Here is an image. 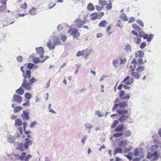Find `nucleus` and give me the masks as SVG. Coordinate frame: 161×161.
<instances>
[{
    "label": "nucleus",
    "mask_w": 161,
    "mask_h": 161,
    "mask_svg": "<svg viewBox=\"0 0 161 161\" xmlns=\"http://www.w3.org/2000/svg\"><path fill=\"white\" fill-rule=\"evenodd\" d=\"M25 140L26 141V142L25 143V146H27L28 147L29 146L31 145L32 144V142L31 140H29V139L26 138L25 139Z\"/></svg>",
    "instance_id": "nucleus-29"
},
{
    "label": "nucleus",
    "mask_w": 161,
    "mask_h": 161,
    "mask_svg": "<svg viewBox=\"0 0 161 161\" xmlns=\"http://www.w3.org/2000/svg\"><path fill=\"white\" fill-rule=\"evenodd\" d=\"M90 16L92 20H95L98 18V14L97 13L95 12L91 14Z\"/></svg>",
    "instance_id": "nucleus-19"
},
{
    "label": "nucleus",
    "mask_w": 161,
    "mask_h": 161,
    "mask_svg": "<svg viewBox=\"0 0 161 161\" xmlns=\"http://www.w3.org/2000/svg\"><path fill=\"white\" fill-rule=\"evenodd\" d=\"M40 61V60L38 58L36 57L33 59V62L35 63H38Z\"/></svg>",
    "instance_id": "nucleus-51"
},
{
    "label": "nucleus",
    "mask_w": 161,
    "mask_h": 161,
    "mask_svg": "<svg viewBox=\"0 0 161 161\" xmlns=\"http://www.w3.org/2000/svg\"><path fill=\"white\" fill-rule=\"evenodd\" d=\"M131 65H130L129 68L131 69V71H133L135 70L137 64V62L135 59H134L131 62Z\"/></svg>",
    "instance_id": "nucleus-12"
},
{
    "label": "nucleus",
    "mask_w": 161,
    "mask_h": 161,
    "mask_svg": "<svg viewBox=\"0 0 161 161\" xmlns=\"http://www.w3.org/2000/svg\"><path fill=\"white\" fill-rule=\"evenodd\" d=\"M61 39L63 42H65L67 39V36L63 35H62L60 36Z\"/></svg>",
    "instance_id": "nucleus-42"
},
{
    "label": "nucleus",
    "mask_w": 161,
    "mask_h": 161,
    "mask_svg": "<svg viewBox=\"0 0 161 161\" xmlns=\"http://www.w3.org/2000/svg\"><path fill=\"white\" fill-rule=\"evenodd\" d=\"M153 34H150L149 36L147 34H144L143 35V38L144 39H147V41L150 42L153 39Z\"/></svg>",
    "instance_id": "nucleus-15"
},
{
    "label": "nucleus",
    "mask_w": 161,
    "mask_h": 161,
    "mask_svg": "<svg viewBox=\"0 0 161 161\" xmlns=\"http://www.w3.org/2000/svg\"><path fill=\"white\" fill-rule=\"evenodd\" d=\"M34 65V64L32 63H28L27 65V67L29 69H31V68H33Z\"/></svg>",
    "instance_id": "nucleus-49"
},
{
    "label": "nucleus",
    "mask_w": 161,
    "mask_h": 161,
    "mask_svg": "<svg viewBox=\"0 0 161 161\" xmlns=\"http://www.w3.org/2000/svg\"><path fill=\"white\" fill-rule=\"evenodd\" d=\"M125 50L127 52L130 51H131V47L129 45H126L125 47Z\"/></svg>",
    "instance_id": "nucleus-44"
},
{
    "label": "nucleus",
    "mask_w": 161,
    "mask_h": 161,
    "mask_svg": "<svg viewBox=\"0 0 161 161\" xmlns=\"http://www.w3.org/2000/svg\"><path fill=\"white\" fill-rule=\"evenodd\" d=\"M107 2L105 0H99L98 1V3L103 8L104 6L106 5L107 4Z\"/></svg>",
    "instance_id": "nucleus-30"
},
{
    "label": "nucleus",
    "mask_w": 161,
    "mask_h": 161,
    "mask_svg": "<svg viewBox=\"0 0 161 161\" xmlns=\"http://www.w3.org/2000/svg\"><path fill=\"white\" fill-rule=\"evenodd\" d=\"M109 3L108 4L107 3L106 7V8L107 10H110L112 8V1L111 0H109Z\"/></svg>",
    "instance_id": "nucleus-27"
},
{
    "label": "nucleus",
    "mask_w": 161,
    "mask_h": 161,
    "mask_svg": "<svg viewBox=\"0 0 161 161\" xmlns=\"http://www.w3.org/2000/svg\"><path fill=\"white\" fill-rule=\"evenodd\" d=\"M36 51L38 54H40L41 55L40 58H42V57L43 56H42L44 53V51L43 49V48L42 47H40L38 48H36Z\"/></svg>",
    "instance_id": "nucleus-16"
},
{
    "label": "nucleus",
    "mask_w": 161,
    "mask_h": 161,
    "mask_svg": "<svg viewBox=\"0 0 161 161\" xmlns=\"http://www.w3.org/2000/svg\"><path fill=\"white\" fill-rule=\"evenodd\" d=\"M120 18L125 21H127L128 20V19L126 15L124 13H123L120 15Z\"/></svg>",
    "instance_id": "nucleus-31"
},
{
    "label": "nucleus",
    "mask_w": 161,
    "mask_h": 161,
    "mask_svg": "<svg viewBox=\"0 0 161 161\" xmlns=\"http://www.w3.org/2000/svg\"><path fill=\"white\" fill-rule=\"evenodd\" d=\"M61 45V43L58 36H55L53 37V41L49 40L47 43V46L49 50H53L56 45Z\"/></svg>",
    "instance_id": "nucleus-2"
},
{
    "label": "nucleus",
    "mask_w": 161,
    "mask_h": 161,
    "mask_svg": "<svg viewBox=\"0 0 161 161\" xmlns=\"http://www.w3.org/2000/svg\"><path fill=\"white\" fill-rule=\"evenodd\" d=\"M124 125H119L115 129L114 131L116 132L120 131L123 129Z\"/></svg>",
    "instance_id": "nucleus-24"
},
{
    "label": "nucleus",
    "mask_w": 161,
    "mask_h": 161,
    "mask_svg": "<svg viewBox=\"0 0 161 161\" xmlns=\"http://www.w3.org/2000/svg\"><path fill=\"white\" fill-rule=\"evenodd\" d=\"M131 135V132L129 130L126 131L124 134L125 137L130 136Z\"/></svg>",
    "instance_id": "nucleus-34"
},
{
    "label": "nucleus",
    "mask_w": 161,
    "mask_h": 161,
    "mask_svg": "<svg viewBox=\"0 0 161 161\" xmlns=\"http://www.w3.org/2000/svg\"><path fill=\"white\" fill-rule=\"evenodd\" d=\"M89 22L88 20H82L81 19H76L75 20L76 26L78 28L81 27L82 26L86 23V22Z\"/></svg>",
    "instance_id": "nucleus-5"
},
{
    "label": "nucleus",
    "mask_w": 161,
    "mask_h": 161,
    "mask_svg": "<svg viewBox=\"0 0 161 161\" xmlns=\"http://www.w3.org/2000/svg\"><path fill=\"white\" fill-rule=\"evenodd\" d=\"M29 14L32 15H35L37 14V9L34 7H32L29 11Z\"/></svg>",
    "instance_id": "nucleus-17"
},
{
    "label": "nucleus",
    "mask_w": 161,
    "mask_h": 161,
    "mask_svg": "<svg viewBox=\"0 0 161 161\" xmlns=\"http://www.w3.org/2000/svg\"><path fill=\"white\" fill-rule=\"evenodd\" d=\"M144 69V68L143 66H140L137 68L136 70L138 72H141L143 71Z\"/></svg>",
    "instance_id": "nucleus-37"
},
{
    "label": "nucleus",
    "mask_w": 161,
    "mask_h": 161,
    "mask_svg": "<svg viewBox=\"0 0 161 161\" xmlns=\"http://www.w3.org/2000/svg\"><path fill=\"white\" fill-rule=\"evenodd\" d=\"M112 25H109L106 28V32L108 33L109 34H111L112 33V32H109V30L111 29Z\"/></svg>",
    "instance_id": "nucleus-41"
},
{
    "label": "nucleus",
    "mask_w": 161,
    "mask_h": 161,
    "mask_svg": "<svg viewBox=\"0 0 161 161\" xmlns=\"http://www.w3.org/2000/svg\"><path fill=\"white\" fill-rule=\"evenodd\" d=\"M119 106V104L118 105L117 104H115L112 108V111L114 112V110L117 108Z\"/></svg>",
    "instance_id": "nucleus-57"
},
{
    "label": "nucleus",
    "mask_w": 161,
    "mask_h": 161,
    "mask_svg": "<svg viewBox=\"0 0 161 161\" xmlns=\"http://www.w3.org/2000/svg\"><path fill=\"white\" fill-rule=\"evenodd\" d=\"M117 112L120 115H124L126 113L128 112V110H126L125 109L123 110H118Z\"/></svg>",
    "instance_id": "nucleus-26"
},
{
    "label": "nucleus",
    "mask_w": 161,
    "mask_h": 161,
    "mask_svg": "<svg viewBox=\"0 0 161 161\" xmlns=\"http://www.w3.org/2000/svg\"><path fill=\"white\" fill-rule=\"evenodd\" d=\"M78 30L75 28H70L68 31V33H70L71 35L73 36L74 38H78L80 36V33L78 31Z\"/></svg>",
    "instance_id": "nucleus-4"
},
{
    "label": "nucleus",
    "mask_w": 161,
    "mask_h": 161,
    "mask_svg": "<svg viewBox=\"0 0 161 161\" xmlns=\"http://www.w3.org/2000/svg\"><path fill=\"white\" fill-rule=\"evenodd\" d=\"M84 53L83 52L81 51H79L76 54V56L78 57H80L81 56L83 55Z\"/></svg>",
    "instance_id": "nucleus-58"
},
{
    "label": "nucleus",
    "mask_w": 161,
    "mask_h": 161,
    "mask_svg": "<svg viewBox=\"0 0 161 161\" xmlns=\"http://www.w3.org/2000/svg\"><path fill=\"white\" fill-rule=\"evenodd\" d=\"M108 24V22L106 20H103L100 22L98 25L100 27H105Z\"/></svg>",
    "instance_id": "nucleus-18"
},
{
    "label": "nucleus",
    "mask_w": 161,
    "mask_h": 161,
    "mask_svg": "<svg viewBox=\"0 0 161 161\" xmlns=\"http://www.w3.org/2000/svg\"><path fill=\"white\" fill-rule=\"evenodd\" d=\"M133 28L138 32L142 31L141 28L135 24L132 25Z\"/></svg>",
    "instance_id": "nucleus-21"
},
{
    "label": "nucleus",
    "mask_w": 161,
    "mask_h": 161,
    "mask_svg": "<svg viewBox=\"0 0 161 161\" xmlns=\"http://www.w3.org/2000/svg\"><path fill=\"white\" fill-rule=\"evenodd\" d=\"M28 147L26 145L25 146V144L23 143H19L17 145L16 149L20 151L23 152L25 151V149L28 150Z\"/></svg>",
    "instance_id": "nucleus-7"
},
{
    "label": "nucleus",
    "mask_w": 161,
    "mask_h": 161,
    "mask_svg": "<svg viewBox=\"0 0 161 161\" xmlns=\"http://www.w3.org/2000/svg\"><path fill=\"white\" fill-rule=\"evenodd\" d=\"M25 97L26 99L29 100L31 97L32 95L30 93L27 92L25 94Z\"/></svg>",
    "instance_id": "nucleus-35"
},
{
    "label": "nucleus",
    "mask_w": 161,
    "mask_h": 161,
    "mask_svg": "<svg viewBox=\"0 0 161 161\" xmlns=\"http://www.w3.org/2000/svg\"><path fill=\"white\" fill-rule=\"evenodd\" d=\"M146 45V44L144 42H142L140 45V48L141 49H143L144 48Z\"/></svg>",
    "instance_id": "nucleus-55"
},
{
    "label": "nucleus",
    "mask_w": 161,
    "mask_h": 161,
    "mask_svg": "<svg viewBox=\"0 0 161 161\" xmlns=\"http://www.w3.org/2000/svg\"><path fill=\"white\" fill-rule=\"evenodd\" d=\"M120 64H124L126 61V59L125 58H124L123 59L120 58Z\"/></svg>",
    "instance_id": "nucleus-60"
},
{
    "label": "nucleus",
    "mask_w": 161,
    "mask_h": 161,
    "mask_svg": "<svg viewBox=\"0 0 161 161\" xmlns=\"http://www.w3.org/2000/svg\"><path fill=\"white\" fill-rule=\"evenodd\" d=\"M21 116L23 120H29L30 119L29 113L27 111H24L23 114H21Z\"/></svg>",
    "instance_id": "nucleus-11"
},
{
    "label": "nucleus",
    "mask_w": 161,
    "mask_h": 161,
    "mask_svg": "<svg viewBox=\"0 0 161 161\" xmlns=\"http://www.w3.org/2000/svg\"><path fill=\"white\" fill-rule=\"evenodd\" d=\"M125 92L123 91H120L119 92V97L122 100H128L130 98V94H127L125 96H124Z\"/></svg>",
    "instance_id": "nucleus-8"
},
{
    "label": "nucleus",
    "mask_w": 161,
    "mask_h": 161,
    "mask_svg": "<svg viewBox=\"0 0 161 161\" xmlns=\"http://www.w3.org/2000/svg\"><path fill=\"white\" fill-rule=\"evenodd\" d=\"M153 139V141L154 143H156L157 141V138H158V135L157 134H153L152 136Z\"/></svg>",
    "instance_id": "nucleus-43"
},
{
    "label": "nucleus",
    "mask_w": 161,
    "mask_h": 161,
    "mask_svg": "<svg viewBox=\"0 0 161 161\" xmlns=\"http://www.w3.org/2000/svg\"><path fill=\"white\" fill-rule=\"evenodd\" d=\"M17 59L18 62H21L23 61V58L21 56H19L17 58Z\"/></svg>",
    "instance_id": "nucleus-54"
},
{
    "label": "nucleus",
    "mask_w": 161,
    "mask_h": 161,
    "mask_svg": "<svg viewBox=\"0 0 161 161\" xmlns=\"http://www.w3.org/2000/svg\"><path fill=\"white\" fill-rule=\"evenodd\" d=\"M123 135V133H115L113 135V136L115 137H118L122 136Z\"/></svg>",
    "instance_id": "nucleus-48"
},
{
    "label": "nucleus",
    "mask_w": 161,
    "mask_h": 161,
    "mask_svg": "<svg viewBox=\"0 0 161 161\" xmlns=\"http://www.w3.org/2000/svg\"><path fill=\"white\" fill-rule=\"evenodd\" d=\"M13 100L14 102L20 103L22 101V98L21 96L15 94L13 96Z\"/></svg>",
    "instance_id": "nucleus-13"
},
{
    "label": "nucleus",
    "mask_w": 161,
    "mask_h": 161,
    "mask_svg": "<svg viewBox=\"0 0 161 161\" xmlns=\"http://www.w3.org/2000/svg\"><path fill=\"white\" fill-rule=\"evenodd\" d=\"M30 105L29 101L28 100L26 102L23 104L22 105L23 106H29Z\"/></svg>",
    "instance_id": "nucleus-59"
},
{
    "label": "nucleus",
    "mask_w": 161,
    "mask_h": 161,
    "mask_svg": "<svg viewBox=\"0 0 161 161\" xmlns=\"http://www.w3.org/2000/svg\"><path fill=\"white\" fill-rule=\"evenodd\" d=\"M133 155V153H129L127 155H125V156L128 158L129 160H131L132 159V156Z\"/></svg>",
    "instance_id": "nucleus-40"
},
{
    "label": "nucleus",
    "mask_w": 161,
    "mask_h": 161,
    "mask_svg": "<svg viewBox=\"0 0 161 161\" xmlns=\"http://www.w3.org/2000/svg\"><path fill=\"white\" fill-rule=\"evenodd\" d=\"M131 33L136 36V37H134L133 38L134 42L138 44H139L141 42V39L138 38V33L134 30L131 31Z\"/></svg>",
    "instance_id": "nucleus-9"
},
{
    "label": "nucleus",
    "mask_w": 161,
    "mask_h": 161,
    "mask_svg": "<svg viewBox=\"0 0 161 161\" xmlns=\"http://www.w3.org/2000/svg\"><path fill=\"white\" fill-rule=\"evenodd\" d=\"M96 8L98 11H100L103 8V7L98 5H96Z\"/></svg>",
    "instance_id": "nucleus-53"
},
{
    "label": "nucleus",
    "mask_w": 161,
    "mask_h": 161,
    "mask_svg": "<svg viewBox=\"0 0 161 161\" xmlns=\"http://www.w3.org/2000/svg\"><path fill=\"white\" fill-rule=\"evenodd\" d=\"M8 0H0V3L3 5H7V2Z\"/></svg>",
    "instance_id": "nucleus-56"
},
{
    "label": "nucleus",
    "mask_w": 161,
    "mask_h": 161,
    "mask_svg": "<svg viewBox=\"0 0 161 161\" xmlns=\"http://www.w3.org/2000/svg\"><path fill=\"white\" fill-rule=\"evenodd\" d=\"M129 116L130 115H123L119 118V120L120 122L124 121L128 119V118L129 117Z\"/></svg>",
    "instance_id": "nucleus-23"
},
{
    "label": "nucleus",
    "mask_w": 161,
    "mask_h": 161,
    "mask_svg": "<svg viewBox=\"0 0 161 161\" xmlns=\"http://www.w3.org/2000/svg\"><path fill=\"white\" fill-rule=\"evenodd\" d=\"M134 154L135 156H137L139 155H142L143 154L142 149V148H136L135 149Z\"/></svg>",
    "instance_id": "nucleus-14"
},
{
    "label": "nucleus",
    "mask_w": 161,
    "mask_h": 161,
    "mask_svg": "<svg viewBox=\"0 0 161 161\" xmlns=\"http://www.w3.org/2000/svg\"><path fill=\"white\" fill-rule=\"evenodd\" d=\"M36 124V122H33L31 123V124L30 125V127L31 128H32L35 126Z\"/></svg>",
    "instance_id": "nucleus-64"
},
{
    "label": "nucleus",
    "mask_w": 161,
    "mask_h": 161,
    "mask_svg": "<svg viewBox=\"0 0 161 161\" xmlns=\"http://www.w3.org/2000/svg\"><path fill=\"white\" fill-rule=\"evenodd\" d=\"M86 127L87 128L90 130L93 127L92 125L90 123L86 124Z\"/></svg>",
    "instance_id": "nucleus-52"
},
{
    "label": "nucleus",
    "mask_w": 161,
    "mask_h": 161,
    "mask_svg": "<svg viewBox=\"0 0 161 161\" xmlns=\"http://www.w3.org/2000/svg\"><path fill=\"white\" fill-rule=\"evenodd\" d=\"M135 19L134 17H131L128 21L129 23H131L135 21Z\"/></svg>",
    "instance_id": "nucleus-61"
},
{
    "label": "nucleus",
    "mask_w": 161,
    "mask_h": 161,
    "mask_svg": "<svg viewBox=\"0 0 161 161\" xmlns=\"http://www.w3.org/2000/svg\"><path fill=\"white\" fill-rule=\"evenodd\" d=\"M27 124L26 122H24L23 123V128L24 129V131L25 132V133L26 135H27L30 133V131H26L25 130V128L27 125Z\"/></svg>",
    "instance_id": "nucleus-28"
},
{
    "label": "nucleus",
    "mask_w": 161,
    "mask_h": 161,
    "mask_svg": "<svg viewBox=\"0 0 161 161\" xmlns=\"http://www.w3.org/2000/svg\"><path fill=\"white\" fill-rule=\"evenodd\" d=\"M117 21L118 22V23L117 24V26H118L119 27H120L121 28H122L123 26L122 25H120V24H121V23L120 20H117Z\"/></svg>",
    "instance_id": "nucleus-62"
},
{
    "label": "nucleus",
    "mask_w": 161,
    "mask_h": 161,
    "mask_svg": "<svg viewBox=\"0 0 161 161\" xmlns=\"http://www.w3.org/2000/svg\"><path fill=\"white\" fill-rule=\"evenodd\" d=\"M127 106V104L124 101L120 102L119 104V106L121 108H124Z\"/></svg>",
    "instance_id": "nucleus-33"
},
{
    "label": "nucleus",
    "mask_w": 161,
    "mask_h": 161,
    "mask_svg": "<svg viewBox=\"0 0 161 161\" xmlns=\"http://www.w3.org/2000/svg\"><path fill=\"white\" fill-rule=\"evenodd\" d=\"M27 7V5L26 3L25 2L21 4L20 6V8L21 9H25Z\"/></svg>",
    "instance_id": "nucleus-39"
},
{
    "label": "nucleus",
    "mask_w": 161,
    "mask_h": 161,
    "mask_svg": "<svg viewBox=\"0 0 161 161\" xmlns=\"http://www.w3.org/2000/svg\"><path fill=\"white\" fill-rule=\"evenodd\" d=\"M122 150L120 148H116L114 152V155H115L117 153H122Z\"/></svg>",
    "instance_id": "nucleus-36"
},
{
    "label": "nucleus",
    "mask_w": 161,
    "mask_h": 161,
    "mask_svg": "<svg viewBox=\"0 0 161 161\" xmlns=\"http://www.w3.org/2000/svg\"><path fill=\"white\" fill-rule=\"evenodd\" d=\"M144 55V53L143 52L141 51H140L139 52V57L142 58V57Z\"/></svg>",
    "instance_id": "nucleus-63"
},
{
    "label": "nucleus",
    "mask_w": 161,
    "mask_h": 161,
    "mask_svg": "<svg viewBox=\"0 0 161 161\" xmlns=\"http://www.w3.org/2000/svg\"><path fill=\"white\" fill-rule=\"evenodd\" d=\"M22 121L19 119H17L15 120L14 125L16 126H20L22 125Z\"/></svg>",
    "instance_id": "nucleus-20"
},
{
    "label": "nucleus",
    "mask_w": 161,
    "mask_h": 161,
    "mask_svg": "<svg viewBox=\"0 0 161 161\" xmlns=\"http://www.w3.org/2000/svg\"><path fill=\"white\" fill-rule=\"evenodd\" d=\"M131 75L135 79H138L140 77V75L137 73L134 72L131 73Z\"/></svg>",
    "instance_id": "nucleus-25"
},
{
    "label": "nucleus",
    "mask_w": 161,
    "mask_h": 161,
    "mask_svg": "<svg viewBox=\"0 0 161 161\" xmlns=\"http://www.w3.org/2000/svg\"><path fill=\"white\" fill-rule=\"evenodd\" d=\"M137 23L141 27H143L144 26L143 23L142 21L140 19H138L136 20Z\"/></svg>",
    "instance_id": "nucleus-47"
},
{
    "label": "nucleus",
    "mask_w": 161,
    "mask_h": 161,
    "mask_svg": "<svg viewBox=\"0 0 161 161\" xmlns=\"http://www.w3.org/2000/svg\"><path fill=\"white\" fill-rule=\"evenodd\" d=\"M26 155V153L25 152H23L22 153L20 156L18 154H15L13 155V158L15 160H20L23 161L24 160L25 156Z\"/></svg>",
    "instance_id": "nucleus-6"
},
{
    "label": "nucleus",
    "mask_w": 161,
    "mask_h": 161,
    "mask_svg": "<svg viewBox=\"0 0 161 161\" xmlns=\"http://www.w3.org/2000/svg\"><path fill=\"white\" fill-rule=\"evenodd\" d=\"M87 8L90 11H93L95 9L94 6L92 3H89L88 4Z\"/></svg>",
    "instance_id": "nucleus-22"
},
{
    "label": "nucleus",
    "mask_w": 161,
    "mask_h": 161,
    "mask_svg": "<svg viewBox=\"0 0 161 161\" xmlns=\"http://www.w3.org/2000/svg\"><path fill=\"white\" fill-rule=\"evenodd\" d=\"M118 123L119 121L118 120H115L114 121L113 124L111 125V128L112 129L114 128Z\"/></svg>",
    "instance_id": "nucleus-38"
},
{
    "label": "nucleus",
    "mask_w": 161,
    "mask_h": 161,
    "mask_svg": "<svg viewBox=\"0 0 161 161\" xmlns=\"http://www.w3.org/2000/svg\"><path fill=\"white\" fill-rule=\"evenodd\" d=\"M32 156L31 155L29 154L26 155V157L25 156L24 159H25V161H28L29 159Z\"/></svg>",
    "instance_id": "nucleus-50"
},
{
    "label": "nucleus",
    "mask_w": 161,
    "mask_h": 161,
    "mask_svg": "<svg viewBox=\"0 0 161 161\" xmlns=\"http://www.w3.org/2000/svg\"><path fill=\"white\" fill-rule=\"evenodd\" d=\"M7 8V6L2 5L0 6V12H2Z\"/></svg>",
    "instance_id": "nucleus-46"
},
{
    "label": "nucleus",
    "mask_w": 161,
    "mask_h": 161,
    "mask_svg": "<svg viewBox=\"0 0 161 161\" xmlns=\"http://www.w3.org/2000/svg\"><path fill=\"white\" fill-rule=\"evenodd\" d=\"M20 69L22 72V76L24 78L21 86L16 91V92L18 94L22 95L24 92V90L21 87L25 90H30L32 89V85L36 81V79L32 77L31 79V72L29 70H27L24 66L20 67Z\"/></svg>",
    "instance_id": "nucleus-1"
},
{
    "label": "nucleus",
    "mask_w": 161,
    "mask_h": 161,
    "mask_svg": "<svg viewBox=\"0 0 161 161\" xmlns=\"http://www.w3.org/2000/svg\"><path fill=\"white\" fill-rule=\"evenodd\" d=\"M134 81L133 78H130V76L128 75L124 79L122 82H124L126 85H130L133 83Z\"/></svg>",
    "instance_id": "nucleus-10"
},
{
    "label": "nucleus",
    "mask_w": 161,
    "mask_h": 161,
    "mask_svg": "<svg viewBox=\"0 0 161 161\" xmlns=\"http://www.w3.org/2000/svg\"><path fill=\"white\" fill-rule=\"evenodd\" d=\"M160 153H158L157 151L154 152L153 153L148 152L146 156V158L150 159L153 157V158L151 160V161L157 160L160 157Z\"/></svg>",
    "instance_id": "nucleus-3"
},
{
    "label": "nucleus",
    "mask_w": 161,
    "mask_h": 161,
    "mask_svg": "<svg viewBox=\"0 0 161 161\" xmlns=\"http://www.w3.org/2000/svg\"><path fill=\"white\" fill-rule=\"evenodd\" d=\"M22 109V108L20 107L17 106L14 109V112L16 113L17 112L21 110Z\"/></svg>",
    "instance_id": "nucleus-45"
},
{
    "label": "nucleus",
    "mask_w": 161,
    "mask_h": 161,
    "mask_svg": "<svg viewBox=\"0 0 161 161\" xmlns=\"http://www.w3.org/2000/svg\"><path fill=\"white\" fill-rule=\"evenodd\" d=\"M127 145V142L126 140H121L119 143V145L120 147H122Z\"/></svg>",
    "instance_id": "nucleus-32"
}]
</instances>
